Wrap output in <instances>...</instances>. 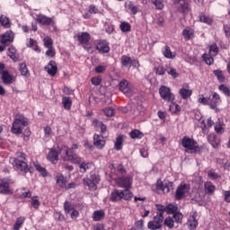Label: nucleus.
I'll return each instance as SVG.
<instances>
[{
  "instance_id": "1",
  "label": "nucleus",
  "mask_w": 230,
  "mask_h": 230,
  "mask_svg": "<svg viewBox=\"0 0 230 230\" xmlns=\"http://www.w3.org/2000/svg\"><path fill=\"white\" fill-rule=\"evenodd\" d=\"M181 146L185 148L187 154H198L199 155L202 154V146H199V143L193 137H183L181 138Z\"/></svg>"
},
{
  "instance_id": "2",
  "label": "nucleus",
  "mask_w": 230,
  "mask_h": 230,
  "mask_svg": "<svg viewBox=\"0 0 230 230\" xmlns=\"http://www.w3.org/2000/svg\"><path fill=\"white\" fill-rule=\"evenodd\" d=\"M28 125H30V119L24 117V115L21 113H17L14 116V120L11 128V132L12 134H15L16 136H19L22 134V130L24 127H28Z\"/></svg>"
},
{
  "instance_id": "3",
  "label": "nucleus",
  "mask_w": 230,
  "mask_h": 230,
  "mask_svg": "<svg viewBox=\"0 0 230 230\" xmlns=\"http://www.w3.org/2000/svg\"><path fill=\"white\" fill-rule=\"evenodd\" d=\"M134 194L130 190H113L110 195L111 202H120V200H132Z\"/></svg>"
},
{
  "instance_id": "4",
  "label": "nucleus",
  "mask_w": 230,
  "mask_h": 230,
  "mask_svg": "<svg viewBox=\"0 0 230 230\" xmlns=\"http://www.w3.org/2000/svg\"><path fill=\"white\" fill-rule=\"evenodd\" d=\"M158 93L164 102H168L170 103H173V102H175V94L172 93V89H170V87L162 85L160 86Z\"/></svg>"
},
{
  "instance_id": "5",
  "label": "nucleus",
  "mask_w": 230,
  "mask_h": 230,
  "mask_svg": "<svg viewBox=\"0 0 230 230\" xmlns=\"http://www.w3.org/2000/svg\"><path fill=\"white\" fill-rule=\"evenodd\" d=\"M191 187L190 184L181 182L176 189L174 199L175 200H182V199H186V195L190 193V190Z\"/></svg>"
},
{
  "instance_id": "6",
  "label": "nucleus",
  "mask_w": 230,
  "mask_h": 230,
  "mask_svg": "<svg viewBox=\"0 0 230 230\" xmlns=\"http://www.w3.org/2000/svg\"><path fill=\"white\" fill-rule=\"evenodd\" d=\"M98 182H100V176L96 174H91L89 178L83 179L84 186H87L90 191H96L98 189Z\"/></svg>"
},
{
  "instance_id": "7",
  "label": "nucleus",
  "mask_w": 230,
  "mask_h": 230,
  "mask_svg": "<svg viewBox=\"0 0 230 230\" xmlns=\"http://www.w3.org/2000/svg\"><path fill=\"white\" fill-rule=\"evenodd\" d=\"M11 164H13L17 170L23 172V173H30V165L24 160L19 158L11 157L9 159Z\"/></svg>"
},
{
  "instance_id": "8",
  "label": "nucleus",
  "mask_w": 230,
  "mask_h": 230,
  "mask_svg": "<svg viewBox=\"0 0 230 230\" xmlns=\"http://www.w3.org/2000/svg\"><path fill=\"white\" fill-rule=\"evenodd\" d=\"M76 37L77 41L79 42V44H81V46H83L84 49H85L86 51H91V49L87 47L89 45V42H91V34H89V32L87 31H84L77 33Z\"/></svg>"
},
{
  "instance_id": "9",
  "label": "nucleus",
  "mask_w": 230,
  "mask_h": 230,
  "mask_svg": "<svg viewBox=\"0 0 230 230\" xmlns=\"http://www.w3.org/2000/svg\"><path fill=\"white\" fill-rule=\"evenodd\" d=\"M220 103H222L220 94L213 92L212 98L209 97L208 107H210V109H212V111H215L216 112H220V109H218V105H220Z\"/></svg>"
},
{
  "instance_id": "10",
  "label": "nucleus",
  "mask_w": 230,
  "mask_h": 230,
  "mask_svg": "<svg viewBox=\"0 0 230 230\" xmlns=\"http://www.w3.org/2000/svg\"><path fill=\"white\" fill-rule=\"evenodd\" d=\"M95 49L102 55L110 53L111 46L109 45V41H107V40H97Z\"/></svg>"
},
{
  "instance_id": "11",
  "label": "nucleus",
  "mask_w": 230,
  "mask_h": 230,
  "mask_svg": "<svg viewBox=\"0 0 230 230\" xmlns=\"http://www.w3.org/2000/svg\"><path fill=\"white\" fill-rule=\"evenodd\" d=\"M65 163H72V164H80L82 163V157L75 153L65 152V155L62 156Z\"/></svg>"
},
{
  "instance_id": "12",
  "label": "nucleus",
  "mask_w": 230,
  "mask_h": 230,
  "mask_svg": "<svg viewBox=\"0 0 230 230\" xmlns=\"http://www.w3.org/2000/svg\"><path fill=\"white\" fill-rule=\"evenodd\" d=\"M115 182L119 188H124V190H130L132 187V180L128 176L118 177Z\"/></svg>"
},
{
  "instance_id": "13",
  "label": "nucleus",
  "mask_w": 230,
  "mask_h": 230,
  "mask_svg": "<svg viewBox=\"0 0 230 230\" xmlns=\"http://www.w3.org/2000/svg\"><path fill=\"white\" fill-rule=\"evenodd\" d=\"M107 137L102 135L94 134L93 135V145L98 150H103L105 148V146L107 145Z\"/></svg>"
},
{
  "instance_id": "14",
  "label": "nucleus",
  "mask_w": 230,
  "mask_h": 230,
  "mask_svg": "<svg viewBox=\"0 0 230 230\" xmlns=\"http://www.w3.org/2000/svg\"><path fill=\"white\" fill-rule=\"evenodd\" d=\"M13 39H15V34L12 31H6L4 34L0 35V44H4V46H10L12 42H13Z\"/></svg>"
},
{
  "instance_id": "15",
  "label": "nucleus",
  "mask_w": 230,
  "mask_h": 230,
  "mask_svg": "<svg viewBox=\"0 0 230 230\" xmlns=\"http://www.w3.org/2000/svg\"><path fill=\"white\" fill-rule=\"evenodd\" d=\"M119 89L121 93H123L126 96H132V85L127 79H124L119 82Z\"/></svg>"
},
{
  "instance_id": "16",
  "label": "nucleus",
  "mask_w": 230,
  "mask_h": 230,
  "mask_svg": "<svg viewBox=\"0 0 230 230\" xmlns=\"http://www.w3.org/2000/svg\"><path fill=\"white\" fill-rule=\"evenodd\" d=\"M155 208H162L163 213H167V215H174L176 214L179 209V207L177 205H173L172 203H169L167 206L164 207V205L162 204H156Z\"/></svg>"
},
{
  "instance_id": "17",
  "label": "nucleus",
  "mask_w": 230,
  "mask_h": 230,
  "mask_svg": "<svg viewBox=\"0 0 230 230\" xmlns=\"http://www.w3.org/2000/svg\"><path fill=\"white\" fill-rule=\"evenodd\" d=\"M58 155H60V151H58V148L52 147L49 149L47 159L49 161V163H51V164H57L58 163Z\"/></svg>"
},
{
  "instance_id": "18",
  "label": "nucleus",
  "mask_w": 230,
  "mask_h": 230,
  "mask_svg": "<svg viewBox=\"0 0 230 230\" xmlns=\"http://www.w3.org/2000/svg\"><path fill=\"white\" fill-rule=\"evenodd\" d=\"M0 193L2 195H12L13 190L10 189V181L8 179H3L0 181Z\"/></svg>"
},
{
  "instance_id": "19",
  "label": "nucleus",
  "mask_w": 230,
  "mask_h": 230,
  "mask_svg": "<svg viewBox=\"0 0 230 230\" xmlns=\"http://www.w3.org/2000/svg\"><path fill=\"white\" fill-rule=\"evenodd\" d=\"M174 4H178V12L181 13H190V4L186 0H172Z\"/></svg>"
},
{
  "instance_id": "20",
  "label": "nucleus",
  "mask_w": 230,
  "mask_h": 230,
  "mask_svg": "<svg viewBox=\"0 0 230 230\" xmlns=\"http://www.w3.org/2000/svg\"><path fill=\"white\" fill-rule=\"evenodd\" d=\"M93 126L95 128H100L101 130V136H104L105 137H109V129H107V125H105L103 122L93 119Z\"/></svg>"
},
{
  "instance_id": "21",
  "label": "nucleus",
  "mask_w": 230,
  "mask_h": 230,
  "mask_svg": "<svg viewBox=\"0 0 230 230\" xmlns=\"http://www.w3.org/2000/svg\"><path fill=\"white\" fill-rule=\"evenodd\" d=\"M1 80L4 85H12V84L15 82V76H13V75H11L8 70H4L1 74Z\"/></svg>"
},
{
  "instance_id": "22",
  "label": "nucleus",
  "mask_w": 230,
  "mask_h": 230,
  "mask_svg": "<svg viewBox=\"0 0 230 230\" xmlns=\"http://www.w3.org/2000/svg\"><path fill=\"white\" fill-rule=\"evenodd\" d=\"M36 21L40 24H42V26H51V24H55L53 18L48 17L44 14H39L36 18Z\"/></svg>"
},
{
  "instance_id": "23",
  "label": "nucleus",
  "mask_w": 230,
  "mask_h": 230,
  "mask_svg": "<svg viewBox=\"0 0 230 230\" xmlns=\"http://www.w3.org/2000/svg\"><path fill=\"white\" fill-rule=\"evenodd\" d=\"M45 70L50 76H56L58 73V66H57V62L50 60L48 66H45Z\"/></svg>"
},
{
  "instance_id": "24",
  "label": "nucleus",
  "mask_w": 230,
  "mask_h": 230,
  "mask_svg": "<svg viewBox=\"0 0 230 230\" xmlns=\"http://www.w3.org/2000/svg\"><path fill=\"white\" fill-rule=\"evenodd\" d=\"M154 222L160 224L163 226V222H164V214L163 212V207H156V215L154 217Z\"/></svg>"
},
{
  "instance_id": "25",
  "label": "nucleus",
  "mask_w": 230,
  "mask_h": 230,
  "mask_svg": "<svg viewBox=\"0 0 230 230\" xmlns=\"http://www.w3.org/2000/svg\"><path fill=\"white\" fill-rule=\"evenodd\" d=\"M162 53L165 58H170L171 60H173L175 57H177V54L175 52H172V49H170V46L165 45L162 49Z\"/></svg>"
},
{
  "instance_id": "26",
  "label": "nucleus",
  "mask_w": 230,
  "mask_h": 230,
  "mask_svg": "<svg viewBox=\"0 0 230 230\" xmlns=\"http://www.w3.org/2000/svg\"><path fill=\"white\" fill-rule=\"evenodd\" d=\"M208 141L211 144L213 148L220 146V138L215 133H211L208 136Z\"/></svg>"
},
{
  "instance_id": "27",
  "label": "nucleus",
  "mask_w": 230,
  "mask_h": 230,
  "mask_svg": "<svg viewBox=\"0 0 230 230\" xmlns=\"http://www.w3.org/2000/svg\"><path fill=\"white\" fill-rule=\"evenodd\" d=\"M157 189L162 190L164 193H170L172 190H173V182L168 181L165 184H163V182L157 183Z\"/></svg>"
},
{
  "instance_id": "28",
  "label": "nucleus",
  "mask_w": 230,
  "mask_h": 230,
  "mask_svg": "<svg viewBox=\"0 0 230 230\" xmlns=\"http://www.w3.org/2000/svg\"><path fill=\"white\" fill-rule=\"evenodd\" d=\"M204 190L207 195H214L217 187L211 181H206L204 183Z\"/></svg>"
},
{
  "instance_id": "29",
  "label": "nucleus",
  "mask_w": 230,
  "mask_h": 230,
  "mask_svg": "<svg viewBox=\"0 0 230 230\" xmlns=\"http://www.w3.org/2000/svg\"><path fill=\"white\" fill-rule=\"evenodd\" d=\"M179 94L182 100H188L193 94V90L183 87L179 90Z\"/></svg>"
},
{
  "instance_id": "30",
  "label": "nucleus",
  "mask_w": 230,
  "mask_h": 230,
  "mask_svg": "<svg viewBox=\"0 0 230 230\" xmlns=\"http://www.w3.org/2000/svg\"><path fill=\"white\" fill-rule=\"evenodd\" d=\"M92 218L93 222H100V220H103V218H105V211L102 209L93 211Z\"/></svg>"
},
{
  "instance_id": "31",
  "label": "nucleus",
  "mask_w": 230,
  "mask_h": 230,
  "mask_svg": "<svg viewBox=\"0 0 230 230\" xmlns=\"http://www.w3.org/2000/svg\"><path fill=\"white\" fill-rule=\"evenodd\" d=\"M56 182L60 186V188H66V184H67V180L64 177V174L61 172H58L56 174Z\"/></svg>"
},
{
  "instance_id": "32",
  "label": "nucleus",
  "mask_w": 230,
  "mask_h": 230,
  "mask_svg": "<svg viewBox=\"0 0 230 230\" xmlns=\"http://www.w3.org/2000/svg\"><path fill=\"white\" fill-rule=\"evenodd\" d=\"M0 24L3 26V28H5V30L12 28L10 18L4 14L0 15Z\"/></svg>"
},
{
  "instance_id": "33",
  "label": "nucleus",
  "mask_w": 230,
  "mask_h": 230,
  "mask_svg": "<svg viewBox=\"0 0 230 230\" xmlns=\"http://www.w3.org/2000/svg\"><path fill=\"white\" fill-rule=\"evenodd\" d=\"M7 57L12 58L13 62H19V56L17 55V49L13 47L8 49Z\"/></svg>"
},
{
  "instance_id": "34",
  "label": "nucleus",
  "mask_w": 230,
  "mask_h": 230,
  "mask_svg": "<svg viewBox=\"0 0 230 230\" xmlns=\"http://www.w3.org/2000/svg\"><path fill=\"white\" fill-rule=\"evenodd\" d=\"M125 138L124 135H119L114 143V148L117 151L122 150L123 148V139Z\"/></svg>"
},
{
  "instance_id": "35",
  "label": "nucleus",
  "mask_w": 230,
  "mask_h": 230,
  "mask_svg": "<svg viewBox=\"0 0 230 230\" xmlns=\"http://www.w3.org/2000/svg\"><path fill=\"white\" fill-rule=\"evenodd\" d=\"M62 105L65 111H69L73 107V100L71 97L65 96L62 99Z\"/></svg>"
},
{
  "instance_id": "36",
  "label": "nucleus",
  "mask_w": 230,
  "mask_h": 230,
  "mask_svg": "<svg viewBox=\"0 0 230 230\" xmlns=\"http://www.w3.org/2000/svg\"><path fill=\"white\" fill-rule=\"evenodd\" d=\"M187 226L188 227H190V229H196L197 226H199V221H197V217H195V215L190 216L188 219L187 222Z\"/></svg>"
},
{
  "instance_id": "37",
  "label": "nucleus",
  "mask_w": 230,
  "mask_h": 230,
  "mask_svg": "<svg viewBox=\"0 0 230 230\" xmlns=\"http://www.w3.org/2000/svg\"><path fill=\"white\" fill-rule=\"evenodd\" d=\"M129 137H131V139H143V137H145V134L139 129H133L129 133Z\"/></svg>"
},
{
  "instance_id": "38",
  "label": "nucleus",
  "mask_w": 230,
  "mask_h": 230,
  "mask_svg": "<svg viewBox=\"0 0 230 230\" xmlns=\"http://www.w3.org/2000/svg\"><path fill=\"white\" fill-rule=\"evenodd\" d=\"M65 215H69L75 208V205L71 201L66 200L63 205Z\"/></svg>"
},
{
  "instance_id": "39",
  "label": "nucleus",
  "mask_w": 230,
  "mask_h": 230,
  "mask_svg": "<svg viewBox=\"0 0 230 230\" xmlns=\"http://www.w3.org/2000/svg\"><path fill=\"white\" fill-rule=\"evenodd\" d=\"M19 71H20L22 76H25L26 78H29L30 70H28V66H26V63L20 64Z\"/></svg>"
},
{
  "instance_id": "40",
  "label": "nucleus",
  "mask_w": 230,
  "mask_h": 230,
  "mask_svg": "<svg viewBox=\"0 0 230 230\" xmlns=\"http://www.w3.org/2000/svg\"><path fill=\"white\" fill-rule=\"evenodd\" d=\"M34 168L40 173L41 177H48V170H46V167H42L39 163H34Z\"/></svg>"
},
{
  "instance_id": "41",
  "label": "nucleus",
  "mask_w": 230,
  "mask_h": 230,
  "mask_svg": "<svg viewBox=\"0 0 230 230\" xmlns=\"http://www.w3.org/2000/svg\"><path fill=\"white\" fill-rule=\"evenodd\" d=\"M25 221H26L25 217H17V219L13 226V230L21 229V227H22V226L24 225Z\"/></svg>"
},
{
  "instance_id": "42",
  "label": "nucleus",
  "mask_w": 230,
  "mask_h": 230,
  "mask_svg": "<svg viewBox=\"0 0 230 230\" xmlns=\"http://www.w3.org/2000/svg\"><path fill=\"white\" fill-rule=\"evenodd\" d=\"M119 29L122 33H128L132 30V26L128 22H120Z\"/></svg>"
},
{
  "instance_id": "43",
  "label": "nucleus",
  "mask_w": 230,
  "mask_h": 230,
  "mask_svg": "<svg viewBox=\"0 0 230 230\" xmlns=\"http://www.w3.org/2000/svg\"><path fill=\"white\" fill-rule=\"evenodd\" d=\"M163 227V225H160L159 223L151 220L147 223V229L150 230H159Z\"/></svg>"
},
{
  "instance_id": "44",
  "label": "nucleus",
  "mask_w": 230,
  "mask_h": 230,
  "mask_svg": "<svg viewBox=\"0 0 230 230\" xmlns=\"http://www.w3.org/2000/svg\"><path fill=\"white\" fill-rule=\"evenodd\" d=\"M164 226H165V227H168L169 229H173V227L175 226V221H173V217H167L164 220Z\"/></svg>"
},
{
  "instance_id": "45",
  "label": "nucleus",
  "mask_w": 230,
  "mask_h": 230,
  "mask_svg": "<svg viewBox=\"0 0 230 230\" xmlns=\"http://www.w3.org/2000/svg\"><path fill=\"white\" fill-rule=\"evenodd\" d=\"M184 218V215L181 213L180 211L176 212L175 214H172V219L175 222V224H182V219Z\"/></svg>"
},
{
  "instance_id": "46",
  "label": "nucleus",
  "mask_w": 230,
  "mask_h": 230,
  "mask_svg": "<svg viewBox=\"0 0 230 230\" xmlns=\"http://www.w3.org/2000/svg\"><path fill=\"white\" fill-rule=\"evenodd\" d=\"M169 110L171 112H172V114H179V112H181V106L173 101L172 105H170Z\"/></svg>"
},
{
  "instance_id": "47",
  "label": "nucleus",
  "mask_w": 230,
  "mask_h": 230,
  "mask_svg": "<svg viewBox=\"0 0 230 230\" xmlns=\"http://www.w3.org/2000/svg\"><path fill=\"white\" fill-rule=\"evenodd\" d=\"M150 2L155 5V10H163V8H164V3H163V0H150Z\"/></svg>"
},
{
  "instance_id": "48",
  "label": "nucleus",
  "mask_w": 230,
  "mask_h": 230,
  "mask_svg": "<svg viewBox=\"0 0 230 230\" xmlns=\"http://www.w3.org/2000/svg\"><path fill=\"white\" fill-rule=\"evenodd\" d=\"M209 55L211 57H217L218 55V46L217 43H213L209 46Z\"/></svg>"
},
{
  "instance_id": "49",
  "label": "nucleus",
  "mask_w": 230,
  "mask_h": 230,
  "mask_svg": "<svg viewBox=\"0 0 230 230\" xmlns=\"http://www.w3.org/2000/svg\"><path fill=\"white\" fill-rule=\"evenodd\" d=\"M31 206L34 209H39V208H40V201L39 200V196H34L31 198Z\"/></svg>"
},
{
  "instance_id": "50",
  "label": "nucleus",
  "mask_w": 230,
  "mask_h": 230,
  "mask_svg": "<svg viewBox=\"0 0 230 230\" xmlns=\"http://www.w3.org/2000/svg\"><path fill=\"white\" fill-rule=\"evenodd\" d=\"M199 19L200 22H204L205 24H213V20L204 13L199 14Z\"/></svg>"
},
{
  "instance_id": "51",
  "label": "nucleus",
  "mask_w": 230,
  "mask_h": 230,
  "mask_svg": "<svg viewBox=\"0 0 230 230\" xmlns=\"http://www.w3.org/2000/svg\"><path fill=\"white\" fill-rule=\"evenodd\" d=\"M166 73H167V75L172 76V78H179V74L177 73V69H175L172 66H169L166 68Z\"/></svg>"
},
{
  "instance_id": "52",
  "label": "nucleus",
  "mask_w": 230,
  "mask_h": 230,
  "mask_svg": "<svg viewBox=\"0 0 230 230\" xmlns=\"http://www.w3.org/2000/svg\"><path fill=\"white\" fill-rule=\"evenodd\" d=\"M121 65L127 67L129 64H132V58L130 57L123 55L120 59Z\"/></svg>"
},
{
  "instance_id": "53",
  "label": "nucleus",
  "mask_w": 230,
  "mask_h": 230,
  "mask_svg": "<svg viewBox=\"0 0 230 230\" xmlns=\"http://www.w3.org/2000/svg\"><path fill=\"white\" fill-rule=\"evenodd\" d=\"M214 128H215V132H216L217 134H224V132H225V129H224V123H222V122H217V123L215 124Z\"/></svg>"
},
{
  "instance_id": "54",
  "label": "nucleus",
  "mask_w": 230,
  "mask_h": 230,
  "mask_svg": "<svg viewBox=\"0 0 230 230\" xmlns=\"http://www.w3.org/2000/svg\"><path fill=\"white\" fill-rule=\"evenodd\" d=\"M128 9L131 12L133 15H136V13L139 12V7H137V5L134 4V3L132 2H129L128 4Z\"/></svg>"
},
{
  "instance_id": "55",
  "label": "nucleus",
  "mask_w": 230,
  "mask_h": 230,
  "mask_svg": "<svg viewBox=\"0 0 230 230\" xmlns=\"http://www.w3.org/2000/svg\"><path fill=\"white\" fill-rule=\"evenodd\" d=\"M20 199H31V190H26V188L22 189V192L20 194Z\"/></svg>"
},
{
  "instance_id": "56",
  "label": "nucleus",
  "mask_w": 230,
  "mask_h": 230,
  "mask_svg": "<svg viewBox=\"0 0 230 230\" xmlns=\"http://www.w3.org/2000/svg\"><path fill=\"white\" fill-rule=\"evenodd\" d=\"M202 58L206 62V64H208V66H211L215 62L213 57L209 56L207 53L203 54Z\"/></svg>"
},
{
  "instance_id": "57",
  "label": "nucleus",
  "mask_w": 230,
  "mask_h": 230,
  "mask_svg": "<svg viewBox=\"0 0 230 230\" xmlns=\"http://www.w3.org/2000/svg\"><path fill=\"white\" fill-rule=\"evenodd\" d=\"M182 35H183L185 40H190L191 36L193 35V31L190 29H184L182 31Z\"/></svg>"
},
{
  "instance_id": "58",
  "label": "nucleus",
  "mask_w": 230,
  "mask_h": 230,
  "mask_svg": "<svg viewBox=\"0 0 230 230\" xmlns=\"http://www.w3.org/2000/svg\"><path fill=\"white\" fill-rule=\"evenodd\" d=\"M103 112L105 116H107V118H112V116L116 114V110H114L113 108L108 107L103 110Z\"/></svg>"
},
{
  "instance_id": "59",
  "label": "nucleus",
  "mask_w": 230,
  "mask_h": 230,
  "mask_svg": "<svg viewBox=\"0 0 230 230\" xmlns=\"http://www.w3.org/2000/svg\"><path fill=\"white\" fill-rule=\"evenodd\" d=\"M62 150H64V152L69 151V153H75V150H78V144H73L71 147L63 146Z\"/></svg>"
},
{
  "instance_id": "60",
  "label": "nucleus",
  "mask_w": 230,
  "mask_h": 230,
  "mask_svg": "<svg viewBox=\"0 0 230 230\" xmlns=\"http://www.w3.org/2000/svg\"><path fill=\"white\" fill-rule=\"evenodd\" d=\"M198 102L201 105H208L209 106V98H206L204 94H199L198 98Z\"/></svg>"
},
{
  "instance_id": "61",
  "label": "nucleus",
  "mask_w": 230,
  "mask_h": 230,
  "mask_svg": "<svg viewBox=\"0 0 230 230\" xmlns=\"http://www.w3.org/2000/svg\"><path fill=\"white\" fill-rule=\"evenodd\" d=\"M45 48H53V40L47 36L43 39Z\"/></svg>"
},
{
  "instance_id": "62",
  "label": "nucleus",
  "mask_w": 230,
  "mask_h": 230,
  "mask_svg": "<svg viewBox=\"0 0 230 230\" xmlns=\"http://www.w3.org/2000/svg\"><path fill=\"white\" fill-rule=\"evenodd\" d=\"M218 89L226 96H230V89H229V87L226 86L225 84H221V85H219Z\"/></svg>"
},
{
  "instance_id": "63",
  "label": "nucleus",
  "mask_w": 230,
  "mask_h": 230,
  "mask_svg": "<svg viewBox=\"0 0 230 230\" xmlns=\"http://www.w3.org/2000/svg\"><path fill=\"white\" fill-rule=\"evenodd\" d=\"M155 71L156 75L163 76V75H164V73H166V68L164 67L163 66H158L155 67Z\"/></svg>"
},
{
  "instance_id": "64",
  "label": "nucleus",
  "mask_w": 230,
  "mask_h": 230,
  "mask_svg": "<svg viewBox=\"0 0 230 230\" xmlns=\"http://www.w3.org/2000/svg\"><path fill=\"white\" fill-rule=\"evenodd\" d=\"M214 75L215 76H217L218 82H224V80L226 79L221 70H214Z\"/></svg>"
}]
</instances>
